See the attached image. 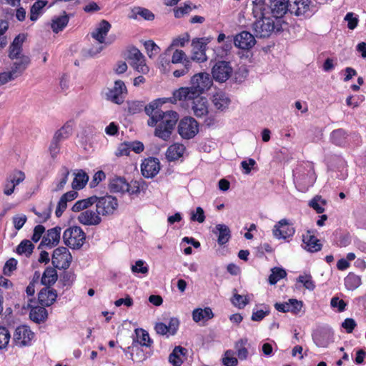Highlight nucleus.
I'll list each match as a JSON object with an SVG mask.
<instances>
[{
    "instance_id": "nucleus-18",
    "label": "nucleus",
    "mask_w": 366,
    "mask_h": 366,
    "mask_svg": "<svg viewBox=\"0 0 366 366\" xmlns=\"http://www.w3.org/2000/svg\"><path fill=\"white\" fill-rule=\"evenodd\" d=\"M183 101H192V109L197 117H202L208 113L207 99L201 95L182 99Z\"/></svg>"
},
{
    "instance_id": "nucleus-15",
    "label": "nucleus",
    "mask_w": 366,
    "mask_h": 366,
    "mask_svg": "<svg viewBox=\"0 0 366 366\" xmlns=\"http://www.w3.org/2000/svg\"><path fill=\"white\" fill-rule=\"evenodd\" d=\"M256 44L254 36L247 31H243L234 36V44L244 50L252 49Z\"/></svg>"
},
{
    "instance_id": "nucleus-39",
    "label": "nucleus",
    "mask_w": 366,
    "mask_h": 366,
    "mask_svg": "<svg viewBox=\"0 0 366 366\" xmlns=\"http://www.w3.org/2000/svg\"><path fill=\"white\" fill-rule=\"evenodd\" d=\"M248 340L247 338H241L235 342L234 349L236 350L237 355L241 360H244L247 358L249 352L246 345Z\"/></svg>"
},
{
    "instance_id": "nucleus-21",
    "label": "nucleus",
    "mask_w": 366,
    "mask_h": 366,
    "mask_svg": "<svg viewBox=\"0 0 366 366\" xmlns=\"http://www.w3.org/2000/svg\"><path fill=\"white\" fill-rule=\"evenodd\" d=\"M25 40L26 35L24 34H20L14 38L9 49V57L11 60L21 58V56H25L22 54V46Z\"/></svg>"
},
{
    "instance_id": "nucleus-31",
    "label": "nucleus",
    "mask_w": 366,
    "mask_h": 366,
    "mask_svg": "<svg viewBox=\"0 0 366 366\" xmlns=\"http://www.w3.org/2000/svg\"><path fill=\"white\" fill-rule=\"evenodd\" d=\"M213 232L217 236V242L219 245L226 244L231 237L229 228L224 224H217Z\"/></svg>"
},
{
    "instance_id": "nucleus-51",
    "label": "nucleus",
    "mask_w": 366,
    "mask_h": 366,
    "mask_svg": "<svg viewBox=\"0 0 366 366\" xmlns=\"http://www.w3.org/2000/svg\"><path fill=\"white\" fill-rule=\"evenodd\" d=\"M234 352L232 350H227L222 357V363L225 366H236L238 364L237 359L234 357Z\"/></svg>"
},
{
    "instance_id": "nucleus-8",
    "label": "nucleus",
    "mask_w": 366,
    "mask_h": 366,
    "mask_svg": "<svg viewBox=\"0 0 366 366\" xmlns=\"http://www.w3.org/2000/svg\"><path fill=\"white\" fill-rule=\"evenodd\" d=\"M72 256L65 247H59L53 252L51 262L56 269H66L69 267Z\"/></svg>"
},
{
    "instance_id": "nucleus-24",
    "label": "nucleus",
    "mask_w": 366,
    "mask_h": 366,
    "mask_svg": "<svg viewBox=\"0 0 366 366\" xmlns=\"http://www.w3.org/2000/svg\"><path fill=\"white\" fill-rule=\"evenodd\" d=\"M56 291L54 289H50L46 287L40 290L38 295V300L43 307H49L56 301Z\"/></svg>"
},
{
    "instance_id": "nucleus-61",
    "label": "nucleus",
    "mask_w": 366,
    "mask_h": 366,
    "mask_svg": "<svg viewBox=\"0 0 366 366\" xmlns=\"http://www.w3.org/2000/svg\"><path fill=\"white\" fill-rule=\"evenodd\" d=\"M345 21L347 22L348 29L353 30L358 24V18L352 12L347 13L345 16Z\"/></svg>"
},
{
    "instance_id": "nucleus-44",
    "label": "nucleus",
    "mask_w": 366,
    "mask_h": 366,
    "mask_svg": "<svg viewBox=\"0 0 366 366\" xmlns=\"http://www.w3.org/2000/svg\"><path fill=\"white\" fill-rule=\"evenodd\" d=\"M330 138L335 144L342 146L346 143L347 133L343 129H338L331 133Z\"/></svg>"
},
{
    "instance_id": "nucleus-33",
    "label": "nucleus",
    "mask_w": 366,
    "mask_h": 366,
    "mask_svg": "<svg viewBox=\"0 0 366 366\" xmlns=\"http://www.w3.org/2000/svg\"><path fill=\"white\" fill-rule=\"evenodd\" d=\"M214 314L212 309L209 307L194 309L192 312V320L195 322L201 321L206 322L213 318Z\"/></svg>"
},
{
    "instance_id": "nucleus-1",
    "label": "nucleus",
    "mask_w": 366,
    "mask_h": 366,
    "mask_svg": "<svg viewBox=\"0 0 366 366\" xmlns=\"http://www.w3.org/2000/svg\"><path fill=\"white\" fill-rule=\"evenodd\" d=\"M175 103L173 97L171 98L157 99L144 107L145 113L149 117L148 125L156 127L154 134L156 137L167 141L170 138L174 127L179 119L176 112L168 110L163 112L159 107L166 102Z\"/></svg>"
},
{
    "instance_id": "nucleus-41",
    "label": "nucleus",
    "mask_w": 366,
    "mask_h": 366,
    "mask_svg": "<svg viewBox=\"0 0 366 366\" xmlns=\"http://www.w3.org/2000/svg\"><path fill=\"white\" fill-rule=\"evenodd\" d=\"M96 200L97 196H92L86 199L79 200L73 205L71 209L74 212H78L83 209H89L88 207L94 204Z\"/></svg>"
},
{
    "instance_id": "nucleus-55",
    "label": "nucleus",
    "mask_w": 366,
    "mask_h": 366,
    "mask_svg": "<svg viewBox=\"0 0 366 366\" xmlns=\"http://www.w3.org/2000/svg\"><path fill=\"white\" fill-rule=\"evenodd\" d=\"M7 179L10 182H11L12 184L14 185L15 188L16 186L19 185L24 180L25 174L21 171H15L12 174H9Z\"/></svg>"
},
{
    "instance_id": "nucleus-46",
    "label": "nucleus",
    "mask_w": 366,
    "mask_h": 366,
    "mask_svg": "<svg viewBox=\"0 0 366 366\" xmlns=\"http://www.w3.org/2000/svg\"><path fill=\"white\" fill-rule=\"evenodd\" d=\"M47 1H37L30 9V19L35 21L38 19L41 9L47 4Z\"/></svg>"
},
{
    "instance_id": "nucleus-19",
    "label": "nucleus",
    "mask_w": 366,
    "mask_h": 366,
    "mask_svg": "<svg viewBox=\"0 0 366 366\" xmlns=\"http://www.w3.org/2000/svg\"><path fill=\"white\" fill-rule=\"evenodd\" d=\"M61 232V228L60 227H55L48 229L46 234L42 237L39 247L45 246L49 248H52L56 246L60 240Z\"/></svg>"
},
{
    "instance_id": "nucleus-63",
    "label": "nucleus",
    "mask_w": 366,
    "mask_h": 366,
    "mask_svg": "<svg viewBox=\"0 0 366 366\" xmlns=\"http://www.w3.org/2000/svg\"><path fill=\"white\" fill-rule=\"evenodd\" d=\"M131 64L132 66L139 72L146 74L149 71V68L145 64L144 57L140 61H134Z\"/></svg>"
},
{
    "instance_id": "nucleus-40",
    "label": "nucleus",
    "mask_w": 366,
    "mask_h": 366,
    "mask_svg": "<svg viewBox=\"0 0 366 366\" xmlns=\"http://www.w3.org/2000/svg\"><path fill=\"white\" fill-rule=\"evenodd\" d=\"M361 284V277L352 272H350L345 278V285L348 290H355Z\"/></svg>"
},
{
    "instance_id": "nucleus-29",
    "label": "nucleus",
    "mask_w": 366,
    "mask_h": 366,
    "mask_svg": "<svg viewBox=\"0 0 366 366\" xmlns=\"http://www.w3.org/2000/svg\"><path fill=\"white\" fill-rule=\"evenodd\" d=\"M78 196V193L76 191H69L65 194H64L57 204V207L55 211V214L57 217H60L64 211L67 207V202H71L74 199H75Z\"/></svg>"
},
{
    "instance_id": "nucleus-54",
    "label": "nucleus",
    "mask_w": 366,
    "mask_h": 366,
    "mask_svg": "<svg viewBox=\"0 0 366 366\" xmlns=\"http://www.w3.org/2000/svg\"><path fill=\"white\" fill-rule=\"evenodd\" d=\"M297 282L302 283L306 289L310 291L314 290L315 288V284L312 280V277L310 274L299 276Z\"/></svg>"
},
{
    "instance_id": "nucleus-36",
    "label": "nucleus",
    "mask_w": 366,
    "mask_h": 366,
    "mask_svg": "<svg viewBox=\"0 0 366 366\" xmlns=\"http://www.w3.org/2000/svg\"><path fill=\"white\" fill-rule=\"evenodd\" d=\"M68 23L69 16L66 15V12L64 11V15L60 16H55L53 18L51 25L52 31L57 34L62 31L66 26Z\"/></svg>"
},
{
    "instance_id": "nucleus-17",
    "label": "nucleus",
    "mask_w": 366,
    "mask_h": 366,
    "mask_svg": "<svg viewBox=\"0 0 366 366\" xmlns=\"http://www.w3.org/2000/svg\"><path fill=\"white\" fill-rule=\"evenodd\" d=\"M159 161L155 157L146 159L141 164L142 174L146 178H152L154 177L159 173Z\"/></svg>"
},
{
    "instance_id": "nucleus-27",
    "label": "nucleus",
    "mask_w": 366,
    "mask_h": 366,
    "mask_svg": "<svg viewBox=\"0 0 366 366\" xmlns=\"http://www.w3.org/2000/svg\"><path fill=\"white\" fill-rule=\"evenodd\" d=\"M23 308H31L29 317L33 322L36 323L44 322L47 318V311L43 306L32 307L30 303H28L26 306H23Z\"/></svg>"
},
{
    "instance_id": "nucleus-30",
    "label": "nucleus",
    "mask_w": 366,
    "mask_h": 366,
    "mask_svg": "<svg viewBox=\"0 0 366 366\" xmlns=\"http://www.w3.org/2000/svg\"><path fill=\"white\" fill-rule=\"evenodd\" d=\"M185 147L182 144L175 143L170 145L166 152V157L169 162L179 159L183 156Z\"/></svg>"
},
{
    "instance_id": "nucleus-48",
    "label": "nucleus",
    "mask_w": 366,
    "mask_h": 366,
    "mask_svg": "<svg viewBox=\"0 0 366 366\" xmlns=\"http://www.w3.org/2000/svg\"><path fill=\"white\" fill-rule=\"evenodd\" d=\"M144 187L145 182L142 180L132 181L128 183V188L126 189L125 192H128L129 194H137L144 189Z\"/></svg>"
},
{
    "instance_id": "nucleus-37",
    "label": "nucleus",
    "mask_w": 366,
    "mask_h": 366,
    "mask_svg": "<svg viewBox=\"0 0 366 366\" xmlns=\"http://www.w3.org/2000/svg\"><path fill=\"white\" fill-rule=\"evenodd\" d=\"M58 279V274L54 268L48 267L44 272L41 277V283L46 286L54 285Z\"/></svg>"
},
{
    "instance_id": "nucleus-16",
    "label": "nucleus",
    "mask_w": 366,
    "mask_h": 366,
    "mask_svg": "<svg viewBox=\"0 0 366 366\" xmlns=\"http://www.w3.org/2000/svg\"><path fill=\"white\" fill-rule=\"evenodd\" d=\"M127 93L124 83L121 80L114 82V86L107 93V99L111 102L120 104L124 102V94Z\"/></svg>"
},
{
    "instance_id": "nucleus-43",
    "label": "nucleus",
    "mask_w": 366,
    "mask_h": 366,
    "mask_svg": "<svg viewBox=\"0 0 366 366\" xmlns=\"http://www.w3.org/2000/svg\"><path fill=\"white\" fill-rule=\"evenodd\" d=\"M34 249V245L30 240L24 239L16 247V252L29 257L32 254Z\"/></svg>"
},
{
    "instance_id": "nucleus-34",
    "label": "nucleus",
    "mask_w": 366,
    "mask_h": 366,
    "mask_svg": "<svg viewBox=\"0 0 366 366\" xmlns=\"http://www.w3.org/2000/svg\"><path fill=\"white\" fill-rule=\"evenodd\" d=\"M212 102L217 109L223 111L228 107L230 99L225 93L219 92L213 95Z\"/></svg>"
},
{
    "instance_id": "nucleus-13",
    "label": "nucleus",
    "mask_w": 366,
    "mask_h": 366,
    "mask_svg": "<svg viewBox=\"0 0 366 366\" xmlns=\"http://www.w3.org/2000/svg\"><path fill=\"white\" fill-rule=\"evenodd\" d=\"M272 232L276 238L286 239L293 236L295 229L287 219H282L274 225Z\"/></svg>"
},
{
    "instance_id": "nucleus-60",
    "label": "nucleus",
    "mask_w": 366,
    "mask_h": 366,
    "mask_svg": "<svg viewBox=\"0 0 366 366\" xmlns=\"http://www.w3.org/2000/svg\"><path fill=\"white\" fill-rule=\"evenodd\" d=\"M232 43H234V36H227V40L224 41L222 46L219 49L222 50V57L224 55H227V54L231 51L232 49Z\"/></svg>"
},
{
    "instance_id": "nucleus-47",
    "label": "nucleus",
    "mask_w": 366,
    "mask_h": 366,
    "mask_svg": "<svg viewBox=\"0 0 366 366\" xmlns=\"http://www.w3.org/2000/svg\"><path fill=\"white\" fill-rule=\"evenodd\" d=\"M287 276L286 271L282 268L274 267L272 269V273L269 276V282L270 285H275L279 280Z\"/></svg>"
},
{
    "instance_id": "nucleus-3",
    "label": "nucleus",
    "mask_w": 366,
    "mask_h": 366,
    "mask_svg": "<svg viewBox=\"0 0 366 366\" xmlns=\"http://www.w3.org/2000/svg\"><path fill=\"white\" fill-rule=\"evenodd\" d=\"M316 179L314 166L311 163L300 164L293 170L294 183L300 192L307 191L310 187L313 186Z\"/></svg>"
},
{
    "instance_id": "nucleus-35",
    "label": "nucleus",
    "mask_w": 366,
    "mask_h": 366,
    "mask_svg": "<svg viewBox=\"0 0 366 366\" xmlns=\"http://www.w3.org/2000/svg\"><path fill=\"white\" fill-rule=\"evenodd\" d=\"M252 12L256 18L268 17L269 14L267 4H265V0H254L253 1Z\"/></svg>"
},
{
    "instance_id": "nucleus-38",
    "label": "nucleus",
    "mask_w": 366,
    "mask_h": 366,
    "mask_svg": "<svg viewBox=\"0 0 366 366\" xmlns=\"http://www.w3.org/2000/svg\"><path fill=\"white\" fill-rule=\"evenodd\" d=\"M138 16H140L144 19L147 21H151L154 19V15L151 11L142 7H134L132 10L131 14H129V17L130 19H137Z\"/></svg>"
},
{
    "instance_id": "nucleus-45",
    "label": "nucleus",
    "mask_w": 366,
    "mask_h": 366,
    "mask_svg": "<svg viewBox=\"0 0 366 366\" xmlns=\"http://www.w3.org/2000/svg\"><path fill=\"white\" fill-rule=\"evenodd\" d=\"M52 202H51L47 207L44 208L42 211L39 212L36 209L33 208L32 212L38 216L39 219L36 220V223H43L47 221L50 217L52 212Z\"/></svg>"
},
{
    "instance_id": "nucleus-10",
    "label": "nucleus",
    "mask_w": 366,
    "mask_h": 366,
    "mask_svg": "<svg viewBox=\"0 0 366 366\" xmlns=\"http://www.w3.org/2000/svg\"><path fill=\"white\" fill-rule=\"evenodd\" d=\"M34 337V333L26 325L17 327L14 332L13 341L14 344L20 347L29 346Z\"/></svg>"
},
{
    "instance_id": "nucleus-4",
    "label": "nucleus",
    "mask_w": 366,
    "mask_h": 366,
    "mask_svg": "<svg viewBox=\"0 0 366 366\" xmlns=\"http://www.w3.org/2000/svg\"><path fill=\"white\" fill-rule=\"evenodd\" d=\"M253 31L257 38H267L277 31H280L281 25L279 21L275 23L274 20L270 17H264L257 19L252 24Z\"/></svg>"
},
{
    "instance_id": "nucleus-56",
    "label": "nucleus",
    "mask_w": 366,
    "mask_h": 366,
    "mask_svg": "<svg viewBox=\"0 0 366 366\" xmlns=\"http://www.w3.org/2000/svg\"><path fill=\"white\" fill-rule=\"evenodd\" d=\"M69 174V169L64 167L61 170V178L60 181L56 184V187L53 189L54 192H59L64 187L68 180V176Z\"/></svg>"
},
{
    "instance_id": "nucleus-6",
    "label": "nucleus",
    "mask_w": 366,
    "mask_h": 366,
    "mask_svg": "<svg viewBox=\"0 0 366 366\" xmlns=\"http://www.w3.org/2000/svg\"><path fill=\"white\" fill-rule=\"evenodd\" d=\"M96 204L97 212L102 216L112 215L118 207V200L112 195L97 197Z\"/></svg>"
},
{
    "instance_id": "nucleus-9",
    "label": "nucleus",
    "mask_w": 366,
    "mask_h": 366,
    "mask_svg": "<svg viewBox=\"0 0 366 366\" xmlns=\"http://www.w3.org/2000/svg\"><path fill=\"white\" fill-rule=\"evenodd\" d=\"M199 132L197 122L191 117L182 119L178 125V133L185 139H190L195 137Z\"/></svg>"
},
{
    "instance_id": "nucleus-64",
    "label": "nucleus",
    "mask_w": 366,
    "mask_h": 366,
    "mask_svg": "<svg viewBox=\"0 0 366 366\" xmlns=\"http://www.w3.org/2000/svg\"><path fill=\"white\" fill-rule=\"evenodd\" d=\"M290 305V312L293 314H297L302 310L303 306L302 301H298L296 299H290L288 300Z\"/></svg>"
},
{
    "instance_id": "nucleus-5",
    "label": "nucleus",
    "mask_w": 366,
    "mask_h": 366,
    "mask_svg": "<svg viewBox=\"0 0 366 366\" xmlns=\"http://www.w3.org/2000/svg\"><path fill=\"white\" fill-rule=\"evenodd\" d=\"M85 238V233L77 226L67 228L63 234L64 244L72 249H79L83 245Z\"/></svg>"
},
{
    "instance_id": "nucleus-50",
    "label": "nucleus",
    "mask_w": 366,
    "mask_h": 366,
    "mask_svg": "<svg viewBox=\"0 0 366 366\" xmlns=\"http://www.w3.org/2000/svg\"><path fill=\"white\" fill-rule=\"evenodd\" d=\"M76 279V275L72 271H64L60 276V282L63 286L70 287Z\"/></svg>"
},
{
    "instance_id": "nucleus-20",
    "label": "nucleus",
    "mask_w": 366,
    "mask_h": 366,
    "mask_svg": "<svg viewBox=\"0 0 366 366\" xmlns=\"http://www.w3.org/2000/svg\"><path fill=\"white\" fill-rule=\"evenodd\" d=\"M101 214H99L97 209H86L81 212L78 217V220L80 223L87 226H96L102 222Z\"/></svg>"
},
{
    "instance_id": "nucleus-26",
    "label": "nucleus",
    "mask_w": 366,
    "mask_h": 366,
    "mask_svg": "<svg viewBox=\"0 0 366 366\" xmlns=\"http://www.w3.org/2000/svg\"><path fill=\"white\" fill-rule=\"evenodd\" d=\"M302 241L305 244L304 248L310 252H316L322 249L320 240L310 230L302 235Z\"/></svg>"
},
{
    "instance_id": "nucleus-49",
    "label": "nucleus",
    "mask_w": 366,
    "mask_h": 366,
    "mask_svg": "<svg viewBox=\"0 0 366 366\" xmlns=\"http://www.w3.org/2000/svg\"><path fill=\"white\" fill-rule=\"evenodd\" d=\"M71 127L69 124H66L55 132L53 137L61 142L62 140L67 139L71 134Z\"/></svg>"
},
{
    "instance_id": "nucleus-7",
    "label": "nucleus",
    "mask_w": 366,
    "mask_h": 366,
    "mask_svg": "<svg viewBox=\"0 0 366 366\" xmlns=\"http://www.w3.org/2000/svg\"><path fill=\"white\" fill-rule=\"evenodd\" d=\"M233 69L229 61L219 60L214 63L212 68L213 79L218 82L223 83L229 79Z\"/></svg>"
},
{
    "instance_id": "nucleus-22",
    "label": "nucleus",
    "mask_w": 366,
    "mask_h": 366,
    "mask_svg": "<svg viewBox=\"0 0 366 366\" xmlns=\"http://www.w3.org/2000/svg\"><path fill=\"white\" fill-rule=\"evenodd\" d=\"M310 0H289L290 12L296 16L304 15L310 11Z\"/></svg>"
},
{
    "instance_id": "nucleus-2",
    "label": "nucleus",
    "mask_w": 366,
    "mask_h": 366,
    "mask_svg": "<svg viewBox=\"0 0 366 366\" xmlns=\"http://www.w3.org/2000/svg\"><path fill=\"white\" fill-rule=\"evenodd\" d=\"M212 84V80L209 74H197L192 77L189 87H181L173 92V99L174 101H182V99L199 96L208 90Z\"/></svg>"
},
{
    "instance_id": "nucleus-14",
    "label": "nucleus",
    "mask_w": 366,
    "mask_h": 366,
    "mask_svg": "<svg viewBox=\"0 0 366 366\" xmlns=\"http://www.w3.org/2000/svg\"><path fill=\"white\" fill-rule=\"evenodd\" d=\"M207 44V42L202 38L192 40V60L197 62H204L207 60L206 55Z\"/></svg>"
},
{
    "instance_id": "nucleus-57",
    "label": "nucleus",
    "mask_w": 366,
    "mask_h": 366,
    "mask_svg": "<svg viewBox=\"0 0 366 366\" xmlns=\"http://www.w3.org/2000/svg\"><path fill=\"white\" fill-rule=\"evenodd\" d=\"M131 269L133 273H141L143 274H147L149 272L148 266L145 264V262L142 259L137 260L135 264L132 266Z\"/></svg>"
},
{
    "instance_id": "nucleus-59",
    "label": "nucleus",
    "mask_w": 366,
    "mask_h": 366,
    "mask_svg": "<svg viewBox=\"0 0 366 366\" xmlns=\"http://www.w3.org/2000/svg\"><path fill=\"white\" fill-rule=\"evenodd\" d=\"M144 45L149 57L157 54L160 50L159 47L152 40L146 41Z\"/></svg>"
},
{
    "instance_id": "nucleus-42",
    "label": "nucleus",
    "mask_w": 366,
    "mask_h": 366,
    "mask_svg": "<svg viewBox=\"0 0 366 366\" xmlns=\"http://www.w3.org/2000/svg\"><path fill=\"white\" fill-rule=\"evenodd\" d=\"M89 180V176L84 172L83 170H80L76 174L73 182H72V188L74 189H82Z\"/></svg>"
},
{
    "instance_id": "nucleus-11",
    "label": "nucleus",
    "mask_w": 366,
    "mask_h": 366,
    "mask_svg": "<svg viewBox=\"0 0 366 366\" xmlns=\"http://www.w3.org/2000/svg\"><path fill=\"white\" fill-rule=\"evenodd\" d=\"M267 9L273 18L280 19L290 12L289 0H268Z\"/></svg>"
},
{
    "instance_id": "nucleus-25",
    "label": "nucleus",
    "mask_w": 366,
    "mask_h": 366,
    "mask_svg": "<svg viewBox=\"0 0 366 366\" xmlns=\"http://www.w3.org/2000/svg\"><path fill=\"white\" fill-rule=\"evenodd\" d=\"M112 27L111 24L107 20H102L91 35L92 38L97 40L99 43L103 44L105 42V36L107 35Z\"/></svg>"
},
{
    "instance_id": "nucleus-23",
    "label": "nucleus",
    "mask_w": 366,
    "mask_h": 366,
    "mask_svg": "<svg viewBox=\"0 0 366 366\" xmlns=\"http://www.w3.org/2000/svg\"><path fill=\"white\" fill-rule=\"evenodd\" d=\"M136 337L133 339V347H136L139 350V346L150 347L153 343L147 331L144 329L139 328L135 330Z\"/></svg>"
},
{
    "instance_id": "nucleus-28",
    "label": "nucleus",
    "mask_w": 366,
    "mask_h": 366,
    "mask_svg": "<svg viewBox=\"0 0 366 366\" xmlns=\"http://www.w3.org/2000/svg\"><path fill=\"white\" fill-rule=\"evenodd\" d=\"M14 60L10 71L17 78L26 69L31 60L28 56H21V58H16Z\"/></svg>"
},
{
    "instance_id": "nucleus-53",
    "label": "nucleus",
    "mask_w": 366,
    "mask_h": 366,
    "mask_svg": "<svg viewBox=\"0 0 366 366\" xmlns=\"http://www.w3.org/2000/svg\"><path fill=\"white\" fill-rule=\"evenodd\" d=\"M192 8L196 9L197 6H192V3L189 1L184 2L182 6H179L174 10V16L178 19L182 18L184 14H189Z\"/></svg>"
},
{
    "instance_id": "nucleus-12",
    "label": "nucleus",
    "mask_w": 366,
    "mask_h": 366,
    "mask_svg": "<svg viewBox=\"0 0 366 366\" xmlns=\"http://www.w3.org/2000/svg\"><path fill=\"white\" fill-rule=\"evenodd\" d=\"M333 332L330 328L322 327L316 330L312 334L315 344L320 347H327L332 342Z\"/></svg>"
},
{
    "instance_id": "nucleus-52",
    "label": "nucleus",
    "mask_w": 366,
    "mask_h": 366,
    "mask_svg": "<svg viewBox=\"0 0 366 366\" xmlns=\"http://www.w3.org/2000/svg\"><path fill=\"white\" fill-rule=\"evenodd\" d=\"M11 335L5 327H0V350L6 349Z\"/></svg>"
},
{
    "instance_id": "nucleus-32",
    "label": "nucleus",
    "mask_w": 366,
    "mask_h": 366,
    "mask_svg": "<svg viewBox=\"0 0 366 366\" xmlns=\"http://www.w3.org/2000/svg\"><path fill=\"white\" fill-rule=\"evenodd\" d=\"M128 188V182L123 177H115L110 179L109 184V189L114 193H125L126 189Z\"/></svg>"
},
{
    "instance_id": "nucleus-58",
    "label": "nucleus",
    "mask_w": 366,
    "mask_h": 366,
    "mask_svg": "<svg viewBox=\"0 0 366 366\" xmlns=\"http://www.w3.org/2000/svg\"><path fill=\"white\" fill-rule=\"evenodd\" d=\"M231 301L235 307L239 309L244 308L249 303V300L247 297H243L237 293L234 294Z\"/></svg>"
},
{
    "instance_id": "nucleus-62",
    "label": "nucleus",
    "mask_w": 366,
    "mask_h": 366,
    "mask_svg": "<svg viewBox=\"0 0 366 366\" xmlns=\"http://www.w3.org/2000/svg\"><path fill=\"white\" fill-rule=\"evenodd\" d=\"M16 264L17 261L14 258H11L9 260H7L4 267V274L6 276H10L11 272L16 269Z\"/></svg>"
}]
</instances>
